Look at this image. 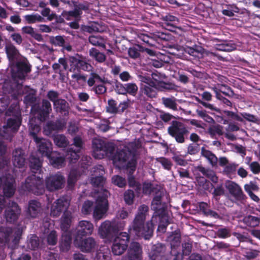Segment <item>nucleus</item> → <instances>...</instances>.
<instances>
[{
    "label": "nucleus",
    "instance_id": "nucleus-1",
    "mask_svg": "<svg viewBox=\"0 0 260 260\" xmlns=\"http://www.w3.org/2000/svg\"><path fill=\"white\" fill-rule=\"evenodd\" d=\"M148 211V206L145 204L140 206L137 213L128 229L129 233H133L137 237L145 240H149L152 238L155 229L152 220L145 222Z\"/></svg>",
    "mask_w": 260,
    "mask_h": 260
},
{
    "label": "nucleus",
    "instance_id": "nucleus-2",
    "mask_svg": "<svg viewBox=\"0 0 260 260\" xmlns=\"http://www.w3.org/2000/svg\"><path fill=\"white\" fill-rule=\"evenodd\" d=\"M29 167L33 174L26 178L25 183L22 185V188L25 191L35 195H42L45 192L43 177L36 175L38 173L40 175L42 171V162L40 159L34 156L30 157Z\"/></svg>",
    "mask_w": 260,
    "mask_h": 260
},
{
    "label": "nucleus",
    "instance_id": "nucleus-3",
    "mask_svg": "<svg viewBox=\"0 0 260 260\" xmlns=\"http://www.w3.org/2000/svg\"><path fill=\"white\" fill-rule=\"evenodd\" d=\"M92 156L96 159L113 156L115 146L113 143L94 138L92 140Z\"/></svg>",
    "mask_w": 260,
    "mask_h": 260
},
{
    "label": "nucleus",
    "instance_id": "nucleus-4",
    "mask_svg": "<svg viewBox=\"0 0 260 260\" xmlns=\"http://www.w3.org/2000/svg\"><path fill=\"white\" fill-rule=\"evenodd\" d=\"M123 221L110 222L108 220L103 222L99 228L98 233L102 239L111 240L122 230L124 226Z\"/></svg>",
    "mask_w": 260,
    "mask_h": 260
},
{
    "label": "nucleus",
    "instance_id": "nucleus-5",
    "mask_svg": "<svg viewBox=\"0 0 260 260\" xmlns=\"http://www.w3.org/2000/svg\"><path fill=\"white\" fill-rule=\"evenodd\" d=\"M89 87H92L91 90L97 95H102L107 92L106 84H110V81L105 77H101L98 74L91 72L87 81Z\"/></svg>",
    "mask_w": 260,
    "mask_h": 260
},
{
    "label": "nucleus",
    "instance_id": "nucleus-6",
    "mask_svg": "<svg viewBox=\"0 0 260 260\" xmlns=\"http://www.w3.org/2000/svg\"><path fill=\"white\" fill-rule=\"evenodd\" d=\"M109 195L108 190L105 189L97 197L93 212V216L95 220L101 219L107 212L109 208L108 198Z\"/></svg>",
    "mask_w": 260,
    "mask_h": 260
},
{
    "label": "nucleus",
    "instance_id": "nucleus-7",
    "mask_svg": "<svg viewBox=\"0 0 260 260\" xmlns=\"http://www.w3.org/2000/svg\"><path fill=\"white\" fill-rule=\"evenodd\" d=\"M130 240V235L125 232H120L113 240L111 251L115 255L122 254L127 249Z\"/></svg>",
    "mask_w": 260,
    "mask_h": 260
},
{
    "label": "nucleus",
    "instance_id": "nucleus-8",
    "mask_svg": "<svg viewBox=\"0 0 260 260\" xmlns=\"http://www.w3.org/2000/svg\"><path fill=\"white\" fill-rule=\"evenodd\" d=\"M168 134L178 143H183L185 142V136L189 132L184 124L178 121L174 120L168 128Z\"/></svg>",
    "mask_w": 260,
    "mask_h": 260
},
{
    "label": "nucleus",
    "instance_id": "nucleus-9",
    "mask_svg": "<svg viewBox=\"0 0 260 260\" xmlns=\"http://www.w3.org/2000/svg\"><path fill=\"white\" fill-rule=\"evenodd\" d=\"M31 113L36 115L37 119L40 122L45 121L49 117L52 111L50 102L46 99L42 100V104L34 105L31 108Z\"/></svg>",
    "mask_w": 260,
    "mask_h": 260
},
{
    "label": "nucleus",
    "instance_id": "nucleus-10",
    "mask_svg": "<svg viewBox=\"0 0 260 260\" xmlns=\"http://www.w3.org/2000/svg\"><path fill=\"white\" fill-rule=\"evenodd\" d=\"M21 122L22 118L20 115L14 116L8 118L6 125L3 126V133L0 131V135L7 140L11 139L12 135L11 134H8V133L9 131L13 133H16L19 129Z\"/></svg>",
    "mask_w": 260,
    "mask_h": 260
},
{
    "label": "nucleus",
    "instance_id": "nucleus-11",
    "mask_svg": "<svg viewBox=\"0 0 260 260\" xmlns=\"http://www.w3.org/2000/svg\"><path fill=\"white\" fill-rule=\"evenodd\" d=\"M74 243L76 247L85 253L93 252L98 246L95 240L91 237L85 238L74 237Z\"/></svg>",
    "mask_w": 260,
    "mask_h": 260
},
{
    "label": "nucleus",
    "instance_id": "nucleus-12",
    "mask_svg": "<svg viewBox=\"0 0 260 260\" xmlns=\"http://www.w3.org/2000/svg\"><path fill=\"white\" fill-rule=\"evenodd\" d=\"M68 61L70 65L69 71L71 72H80L81 70L88 71L91 68L90 64L78 54L76 56H70Z\"/></svg>",
    "mask_w": 260,
    "mask_h": 260
},
{
    "label": "nucleus",
    "instance_id": "nucleus-13",
    "mask_svg": "<svg viewBox=\"0 0 260 260\" xmlns=\"http://www.w3.org/2000/svg\"><path fill=\"white\" fill-rule=\"evenodd\" d=\"M143 82L145 84L141 85L138 96V99L141 102H145L149 99L156 98L158 91L155 86H152L149 82L145 80Z\"/></svg>",
    "mask_w": 260,
    "mask_h": 260
},
{
    "label": "nucleus",
    "instance_id": "nucleus-14",
    "mask_svg": "<svg viewBox=\"0 0 260 260\" xmlns=\"http://www.w3.org/2000/svg\"><path fill=\"white\" fill-rule=\"evenodd\" d=\"M64 182V177L59 173L50 175L45 179L46 187L50 191L62 188Z\"/></svg>",
    "mask_w": 260,
    "mask_h": 260
},
{
    "label": "nucleus",
    "instance_id": "nucleus-15",
    "mask_svg": "<svg viewBox=\"0 0 260 260\" xmlns=\"http://www.w3.org/2000/svg\"><path fill=\"white\" fill-rule=\"evenodd\" d=\"M114 89L118 94L127 95L128 94L132 96H135L137 93L138 87L134 83L123 84L120 82L117 81L115 83Z\"/></svg>",
    "mask_w": 260,
    "mask_h": 260
},
{
    "label": "nucleus",
    "instance_id": "nucleus-16",
    "mask_svg": "<svg viewBox=\"0 0 260 260\" xmlns=\"http://www.w3.org/2000/svg\"><path fill=\"white\" fill-rule=\"evenodd\" d=\"M69 202L64 197L58 199L52 205L50 215L53 217H58L63 211H69L67 209Z\"/></svg>",
    "mask_w": 260,
    "mask_h": 260
},
{
    "label": "nucleus",
    "instance_id": "nucleus-17",
    "mask_svg": "<svg viewBox=\"0 0 260 260\" xmlns=\"http://www.w3.org/2000/svg\"><path fill=\"white\" fill-rule=\"evenodd\" d=\"M21 209L18 204L12 202L11 206L8 207L5 212V217L7 222L14 223L17 221Z\"/></svg>",
    "mask_w": 260,
    "mask_h": 260
},
{
    "label": "nucleus",
    "instance_id": "nucleus-18",
    "mask_svg": "<svg viewBox=\"0 0 260 260\" xmlns=\"http://www.w3.org/2000/svg\"><path fill=\"white\" fill-rule=\"evenodd\" d=\"M127 256L128 260H142V247L138 242H133L128 249Z\"/></svg>",
    "mask_w": 260,
    "mask_h": 260
},
{
    "label": "nucleus",
    "instance_id": "nucleus-19",
    "mask_svg": "<svg viewBox=\"0 0 260 260\" xmlns=\"http://www.w3.org/2000/svg\"><path fill=\"white\" fill-rule=\"evenodd\" d=\"M166 247L165 244L157 243L151 246L148 252V257L150 260H157L162 258L165 253Z\"/></svg>",
    "mask_w": 260,
    "mask_h": 260
},
{
    "label": "nucleus",
    "instance_id": "nucleus-20",
    "mask_svg": "<svg viewBox=\"0 0 260 260\" xmlns=\"http://www.w3.org/2000/svg\"><path fill=\"white\" fill-rule=\"evenodd\" d=\"M93 224L87 220L80 221L78 223L77 230L75 237H83L91 235L93 231Z\"/></svg>",
    "mask_w": 260,
    "mask_h": 260
},
{
    "label": "nucleus",
    "instance_id": "nucleus-21",
    "mask_svg": "<svg viewBox=\"0 0 260 260\" xmlns=\"http://www.w3.org/2000/svg\"><path fill=\"white\" fill-rule=\"evenodd\" d=\"M17 71L12 73V77L15 80L24 79L27 74L31 71V66L24 62H18L16 64Z\"/></svg>",
    "mask_w": 260,
    "mask_h": 260
},
{
    "label": "nucleus",
    "instance_id": "nucleus-22",
    "mask_svg": "<svg viewBox=\"0 0 260 260\" xmlns=\"http://www.w3.org/2000/svg\"><path fill=\"white\" fill-rule=\"evenodd\" d=\"M12 161L14 166L19 168L24 166L26 163L25 153L21 148H17L13 151Z\"/></svg>",
    "mask_w": 260,
    "mask_h": 260
},
{
    "label": "nucleus",
    "instance_id": "nucleus-23",
    "mask_svg": "<svg viewBox=\"0 0 260 260\" xmlns=\"http://www.w3.org/2000/svg\"><path fill=\"white\" fill-rule=\"evenodd\" d=\"M64 126L65 123L60 120H57L55 121H49L44 126V133L47 136H50L54 132L62 130Z\"/></svg>",
    "mask_w": 260,
    "mask_h": 260
},
{
    "label": "nucleus",
    "instance_id": "nucleus-24",
    "mask_svg": "<svg viewBox=\"0 0 260 260\" xmlns=\"http://www.w3.org/2000/svg\"><path fill=\"white\" fill-rule=\"evenodd\" d=\"M225 186L230 193L234 197L236 200L242 201L245 199V195L241 188L237 183L231 181H228L226 182Z\"/></svg>",
    "mask_w": 260,
    "mask_h": 260
},
{
    "label": "nucleus",
    "instance_id": "nucleus-25",
    "mask_svg": "<svg viewBox=\"0 0 260 260\" xmlns=\"http://www.w3.org/2000/svg\"><path fill=\"white\" fill-rule=\"evenodd\" d=\"M38 150L42 156L48 157L53 152L52 151V145L51 142L46 139L40 138L38 142Z\"/></svg>",
    "mask_w": 260,
    "mask_h": 260
},
{
    "label": "nucleus",
    "instance_id": "nucleus-26",
    "mask_svg": "<svg viewBox=\"0 0 260 260\" xmlns=\"http://www.w3.org/2000/svg\"><path fill=\"white\" fill-rule=\"evenodd\" d=\"M42 210L41 203L35 200H30L28 202L27 214L30 217L35 218L40 214Z\"/></svg>",
    "mask_w": 260,
    "mask_h": 260
},
{
    "label": "nucleus",
    "instance_id": "nucleus-27",
    "mask_svg": "<svg viewBox=\"0 0 260 260\" xmlns=\"http://www.w3.org/2000/svg\"><path fill=\"white\" fill-rule=\"evenodd\" d=\"M53 107L57 113H59L64 116L69 115V104L64 99H59L56 103L53 104Z\"/></svg>",
    "mask_w": 260,
    "mask_h": 260
},
{
    "label": "nucleus",
    "instance_id": "nucleus-28",
    "mask_svg": "<svg viewBox=\"0 0 260 260\" xmlns=\"http://www.w3.org/2000/svg\"><path fill=\"white\" fill-rule=\"evenodd\" d=\"M5 52L8 60L13 62L17 59L20 54L19 50L12 43H7L5 48Z\"/></svg>",
    "mask_w": 260,
    "mask_h": 260
},
{
    "label": "nucleus",
    "instance_id": "nucleus-29",
    "mask_svg": "<svg viewBox=\"0 0 260 260\" xmlns=\"http://www.w3.org/2000/svg\"><path fill=\"white\" fill-rule=\"evenodd\" d=\"M72 240V235L70 232H63L59 241L60 250L62 252L68 251L71 248Z\"/></svg>",
    "mask_w": 260,
    "mask_h": 260
},
{
    "label": "nucleus",
    "instance_id": "nucleus-30",
    "mask_svg": "<svg viewBox=\"0 0 260 260\" xmlns=\"http://www.w3.org/2000/svg\"><path fill=\"white\" fill-rule=\"evenodd\" d=\"M223 112L225 114V117L226 118V119H223L221 116H219V117L222 119L224 124H227L230 122H233L235 121L241 122L244 121L243 118L236 113L229 110H225Z\"/></svg>",
    "mask_w": 260,
    "mask_h": 260
},
{
    "label": "nucleus",
    "instance_id": "nucleus-31",
    "mask_svg": "<svg viewBox=\"0 0 260 260\" xmlns=\"http://www.w3.org/2000/svg\"><path fill=\"white\" fill-rule=\"evenodd\" d=\"M47 158H49L50 162L54 168L59 169L64 166V157L60 156L59 154L56 152H53Z\"/></svg>",
    "mask_w": 260,
    "mask_h": 260
},
{
    "label": "nucleus",
    "instance_id": "nucleus-32",
    "mask_svg": "<svg viewBox=\"0 0 260 260\" xmlns=\"http://www.w3.org/2000/svg\"><path fill=\"white\" fill-rule=\"evenodd\" d=\"M72 222V214L70 211H65L61 217L60 228L63 232H69Z\"/></svg>",
    "mask_w": 260,
    "mask_h": 260
},
{
    "label": "nucleus",
    "instance_id": "nucleus-33",
    "mask_svg": "<svg viewBox=\"0 0 260 260\" xmlns=\"http://www.w3.org/2000/svg\"><path fill=\"white\" fill-rule=\"evenodd\" d=\"M7 146L0 140V169L4 168L10 162V158L6 154Z\"/></svg>",
    "mask_w": 260,
    "mask_h": 260
},
{
    "label": "nucleus",
    "instance_id": "nucleus-34",
    "mask_svg": "<svg viewBox=\"0 0 260 260\" xmlns=\"http://www.w3.org/2000/svg\"><path fill=\"white\" fill-rule=\"evenodd\" d=\"M151 78H146L145 81L149 82L152 86H155V88L158 89L161 85V83L164 82L163 80L165 79V76L159 73H153L151 74Z\"/></svg>",
    "mask_w": 260,
    "mask_h": 260
},
{
    "label": "nucleus",
    "instance_id": "nucleus-35",
    "mask_svg": "<svg viewBox=\"0 0 260 260\" xmlns=\"http://www.w3.org/2000/svg\"><path fill=\"white\" fill-rule=\"evenodd\" d=\"M29 134L35 142H38L40 138L37 136V134L40 131L41 127L39 124L35 123V119L31 118L29 122Z\"/></svg>",
    "mask_w": 260,
    "mask_h": 260
},
{
    "label": "nucleus",
    "instance_id": "nucleus-36",
    "mask_svg": "<svg viewBox=\"0 0 260 260\" xmlns=\"http://www.w3.org/2000/svg\"><path fill=\"white\" fill-rule=\"evenodd\" d=\"M216 50L224 52H231L236 49V45L232 41H224L221 44L215 45Z\"/></svg>",
    "mask_w": 260,
    "mask_h": 260
},
{
    "label": "nucleus",
    "instance_id": "nucleus-37",
    "mask_svg": "<svg viewBox=\"0 0 260 260\" xmlns=\"http://www.w3.org/2000/svg\"><path fill=\"white\" fill-rule=\"evenodd\" d=\"M80 151L74 149L72 147V145H71L66 152L67 159L69 160L70 163H76L79 159Z\"/></svg>",
    "mask_w": 260,
    "mask_h": 260
},
{
    "label": "nucleus",
    "instance_id": "nucleus-38",
    "mask_svg": "<svg viewBox=\"0 0 260 260\" xmlns=\"http://www.w3.org/2000/svg\"><path fill=\"white\" fill-rule=\"evenodd\" d=\"M201 154L208 159L212 166L217 164V157L211 151L206 149L204 147L201 148Z\"/></svg>",
    "mask_w": 260,
    "mask_h": 260
},
{
    "label": "nucleus",
    "instance_id": "nucleus-39",
    "mask_svg": "<svg viewBox=\"0 0 260 260\" xmlns=\"http://www.w3.org/2000/svg\"><path fill=\"white\" fill-rule=\"evenodd\" d=\"M13 233V230L10 227H0V242L7 243L10 241V236Z\"/></svg>",
    "mask_w": 260,
    "mask_h": 260
},
{
    "label": "nucleus",
    "instance_id": "nucleus-40",
    "mask_svg": "<svg viewBox=\"0 0 260 260\" xmlns=\"http://www.w3.org/2000/svg\"><path fill=\"white\" fill-rule=\"evenodd\" d=\"M159 223L158 226L157 230L164 233L166 232L167 226L171 223V219L169 214L159 218Z\"/></svg>",
    "mask_w": 260,
    "mask_h": 260
},
{
    "label": "nucleus",
    "instance_id": "nucleus-41",
    "mask_svg": "<svg viewBox=\"0 0 260 260\" xmlns=\"http://www.w3.org/2000/svg\"><path fill=\"white\" fill-rule=\"evenodd\" d=\"M89 55L95 59L99 62H103L105 61L106 57L104 53L100 52L95 48H91L89 51Z\"/></svg>",
    "mask_w": 260,
    "mask_h": 260
},
{
    "label": "nucleus",
    "instance_id": "nucleus-42",
    "mask_svg": "<svg viewBox=\"0 0 260 260\" xmlns=\"http://www.w3.org/2000/svg\"><path fill=\"white\" fill-rule=\"evenodd\" d=\"M15 191L13 182L6 181L3 186L4 196L7 198L12 197Z\"/></svg>",
    "mask_w": 260,
    "mask_h": 260
},
{
    "label": "nucleus",
    "instance_id": "nucleus-43",
    "mask_svg": "<svg viewBox=\"0 0 260 260\" xmlns=\"http://www.w3.org/2000/svg\"><path fill=\"white\" fill-rule=\"evenodd\" d=\"M243 222L247 226L254 228L259 225L260 220L258 217L248 215L244 217Z\"/></svg>",
    "mask_w": 260,
    "mask_h": 260
},
{
    "label": "nucleus",
    "instance_id": "nucleus-44",
    "mask_svg": "<svg viewBox=\"0 0 260 260\" xmlns=\"http://www.w3.org/2000/svg\"><path fill=\"white\" fill-rule=\"evenodd\" d=\"M144 51V48L139 45L129 48L128 54L129 57L133 59L139 58L140 56V52Z\"/></svg>",
    "mask_w": 260,
    "mask_h": 260
},
{
    "label": "nucleus",
    "instance_id": "nucleus-45",
    "mask_svg": "<svg viewBox=\"0 0 260 260\" xmlns=\"http://www.w3.org/2000/svg\"><path fill=\"white\" fill-rule=\"evenodd\" d=\"M212 188L213 190L211 192L214 197L221 196L224 193L223 184L221 181H219L218 183L214 184Z\"/></svg>",
    "mask_w": 260,
    "mask_h": 260
},
{
    "label": "nucleus",
    "instance_id": "nucleus-46",
    "mask_svg": "<svg viewBox=\"0 0 260 260\" xmlns=\"http://www.w3.org/2000/svg\"><path fill=\"white\" fill-rule=\"evenodd\" d=\"M24 19L28 24H32L37 22H43L44 20V18L37 13L26 15L24 16Z\"/></svg>",
    "mask_w": 260,
    "mask_h": 260
},
{
    "label": "nucleus",
    "instance_id": "nucleus-47",
    "mask_svg": "<svg viewBox=\"0 0 260 260\" xmlns=\"http://www.w3.org/2000/svg\"><path fill=\"white\" fill-rule=\"evenodd\" d=\"M196 113L197 115L202 118L207 122L213 123L215 122L214 120L207 114V112L205 110H203L202 107L197 109Z\"/></svg>",
    "mask_w": 260,
    "mask_h": 260
},
{
    "label": "nucleus",
    "instance_id": "nucleus-48",
    "mask_svg": "<svg viewBox=\"0 0 260 260\" xmlns=\"http://www.w3.org/2000/svg\"><path fill=\"white\" fill-rule=\"evenodd\" d=\"M129 158V154L125 150H121L116 152L114 156V161L119 162H125Z\"/></svg>",
    "mask_w": 260,
    "mask_h": 260
},
{
    "label": "nucleus",
    "instance_id": "nucleus-49",
    "mask_svg": "<svg viewBox=\"0 0 260 260\" xmlns=\"http://www.w3.org/2000/svg\"><path fill=\"white\" fill-rule=\"evenodd\" d=\"M112 183L120 187L124 188L126 185V181L125 179L120 175H114L112 178Z\"/></svg>",
    "mask_w": 260,
    "mask_h": 260
},
{
    "label": "nucleus",
    "instance_id": "nucleus-50",
    "mask_svg": "<svg viewBox=\"0 0 260 260\" xmlns=\"http://www.w3.org/2000/svg\"><path fill=\"white\" fill-rule=\"evenodd\" d=\"M135 193L133 190L127 189L123 195L124 201L126 205H132L134 204L135 199Z\"/></svg>",
    "mask_w": 260,
    "mask_h": 260
},
{
    "label": "nucleus",
    "instance_id": "nucleus-51",
    "mask_svg": "<svg viewBox=\"0 0 260 260\" xmlns=\"http://www.w3.org/2000/svg\"><path fill=\"white\" fill-rule=\"evenodd\" d=\"M213 91L214 92L216 95V98L222 102L223 104L229 107H232V102L223 96L220 93V89L217 88L216 87L212 88Z\"/></svg>",
    "mask_w": 260,
    "mask_h": 260
},
{
    "label": "nucleus",
    "instance_id": "nucleus-52",
    "mask_svg": "<svg viewBox=\"0 0 260 260\" xmlns=\"http://www.w3.org/2000/svg\"><path fill=\"white\" fill-rule=\"evenodd\" d=\"M53 140L55 145L59 147H65L68 144L66 137L63 135L55 136Z\"/></svg>",
    "mask_w": 260,
    "mask_h": 260
},
{
    "label": "nucleus",
    "instance_id": "nucleus-53",
    "mask_svg": "<svg viewBox=\"0 0 260 260\" xmlns=\"http://www.w3.org/2000/svg\"><path fill=\"white\" fill-rule=\"evenodd\" d=\"M154 40L156 41H168L171 39V35L163 32L157 31L153 34Z\"/></svg>",
    "mask_w": 260,
    "mask_h": 260
},
{
    "label": "nucleus",
    "instance_id": "nucleus-54",
    "mask_svg": "<svg viewBox=\"0 0 260 260\" xmlns=\"http://www.w3.org/2000/svg\"><path fill=\"white\" fill-rule=\"evenodd\" d=\"M178 86L171 82H165L164 81L161 85L159 86L158 90L160 91H176Z\"/></svg>",
    "mask_w": 260,
    "mask_h": 260
},
{
    "label": "nucleus",
    "instance_id": "nucleus-55",
    "mask_svg": "<svg viewBox=\"0 0 260 260\" xmlns=\"http://www.w3.org/2000/svg\"><path fill=\"white\" fill-rule=\"evenodd\" d=\"M88 41L90 44L94 46L105 47L104 40L101 37L91 36L89 37Z\"/></svg>",
    "mask_w": 260,
    "mask_h": 260
},
{
    "label": "nucleus",
    "instance_id": "nucleus-56",
    "mask_svg": "<svg viewBox=\"0 0 260 260\" xmlns=\"http://www.w3.org/2000/svg\"><path fill=\"white\" fill-rule=\"evenodd\" d=\"M162 101L166 107L174 110L177 109V104L174 98H162Z\"/></svg>",
    "mask_w": 260,
    "mask_h": 260
},
{
    "label": "nucleus",
    "instance_id": "nucleus-57",
    "mask_svg": "<svg viewBox=\"0 0 260 260\" xmlns=\"http://www.w3.org/2000/svg\"><path fill=\"white\" fill-rule=\"evenodd\" d=\"M93 202L87 200L85 201L82 205L81 212L84 215H88L91 213L93 210Z\"/></svg>",
    "mask_w": 260,
    "mask_h": 260
},
{
    "label": "nucleus",
    "instance_id": "nucleus-58",
    "mask_svg": "<svg viewBox=\"0 0 260 260\" xmlns=\"http://www.w3.org/2000/svg\"><path fill=\"white\" fill-rule=\"evenodd\" d=\"M37 98L35 92L29 93L24 98V103L27 106L32 107V105L37 104L36 103Z\"/></svg>",
    "mask_w": 260,
    "mask_h": 260
},
{
    "label": "nucleus",
    "instance_id": "nucleus-59",
    "mask_svg": "<svg viewBox=\"0 0 260 260\" xmlns=\"http://www.w3.org/2000/svg\"><path fill=\"white\" fill-rule=\"evenodd\" d=\"M106 111L107 112L111 114H116L118 113L117 103L114 100L111 99L108 101V106L107 107Z\"/></svg>",
    "mask_w": 260,
    "mask_h": 260
},
{
    "label": "nucleus",
    "instance_id": "nucleus-60",
    "mask_svg": "<svg viewBox=\"0 0 260 260\" xmlns=\"http://www.w3.org/2000/svg\"><path fill=\"white\" fill-rule=\"evenodd\" d=\"M197 101L202 105H203L204 107L212 111H215L220 114H221V111L220 109L216 106H215L214 105L207 103L204 101H203L201 99H200L199 98H197Z\"/></svg>",
    "mask_w": 260,
    "mask_h": 260
},
{
    "label": "nucleus",
    "instance_id": "nucleus-61",
    "mask_svg": "<svg viewBox=\"0 0 260 260\" xmlns=\"http://www.w3.org/2000/svg\"><path fill=\"white\" fill-rule=\"evenodd\" d=\"M28 245L32 250L38 249L40 246L39 237L36 235H32L28 241Z\"/></svg>",
    "mask_w": 260,
    "mask_h": 260
},
{
    "label": "nucleus",
    "instance_id": "nucleus-62",
    "mask_svg": "<svg viewBox=\"0 0 260 260\" xmlns=\"http://www.w3.org/2000/svg\"><path fill=\"white\" fill-rule=\"evenodd\" d=\"M74 7L77 9L81 14H82L83 11H86L89 10V5L86 1H84L83 3L75 2L74 3Z\"/></svg>",
    "mask_w": 260,
    "mask_h": 260
},
{
    "label": "nucleus",
    "instance_id": "nucleus-63",
    "mask_svg": "<svg viewBox=\"0 0 260 260\" xmlns=\"http://www.w3.org/2000/svg\"><path fill=\"white\" fill-rule=\"evenodd\" d=\"M105 180V178L102 176H96L91 179V183L94 187H103Z\"/></svg>",
    "mask_w": 260,
    "mask_h": 260
},
{
    "label": "nucleus",
    "instance_id": "nucleus-64",
    "mask_svg": "<svg viewBox=\"0 0 260 260\" xmlns=\"http://www.w3.org/2000/svg\"><path fill=\"white\" fill-rule=\"evenodd\" d=\"M208 132L212 137H213V136L216 135L222 136L223 134V127L220 125L210 127L208 129Z\"/></svg>",
    "mask_w": 260,
    "mask_h": 260
}]
</instances>
